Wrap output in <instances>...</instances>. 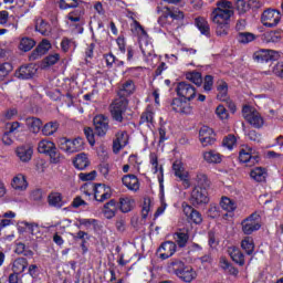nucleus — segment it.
Returning a JSON list of instances; mask_svg holds the SVG:
<instances>
[{"label": "nucleus", "instance_id": "f257e3e1", "mask_svg": "<svg viewBox=\"0 0 283 283\" xmlns=\"http://www.w3.org/2000/svg\"><path fill=\"white\" fill-rule=\"evenodd\" d=\"M233 3L228 0L217 2V8L211 12L212 23L216 25L217 36H227L231 28V17H233Z\"/></svg>", "mask_w": 283, "mask_h": 283}, {"label": "nucleus", "instance_id": "f03ea898", "mask_svg": "<svg viewBox=\"0 0 283 283\" xmlns=\"http://www.w3.org/2000/svg\"><path fill=\"white\" fill-rule=\"evenodd\" d=\"M169 269L179 280H181V282L191 283L192 280L198 277V273L193 268L191 265H187L180 259H172L169 264Z\"/></svg>", "mask_w": 283, "mask_h": 283}, {"label": "nucleus", "instance_id": "7ed1b4c3", "mask_svg": "<svg viewBox=\"0 0 283 283\" xmlns=\"http://www.w3.org/2000/svg\"><path fill=\"white\" fill-rule=\"evenodd\" d=\"M82 191L85 196H92L94 192V200L96 202H105L112 198V188L104 184L87 182L82 186Z\"/></svg>", "mask_w": 283, "mask_h": 283}, {"label": "nucleus", "instance_id": "20e7f679", "mask_svg": "<svg viewBox=\"0 0 283 283\" xmlns=\"http://www.w3.org/2000/svg\"><path fill=\"white\" fill-rule=\"evenodd\" d=\"M129 106V99L126 97H118L109 105V113L112 119L115 123H123L125 120V112H127V107Z\"/></svg>", "mask_w": 283, "mask_h": 283}, {"label": "nucleus", "instance_id": "39448f33", "mask_svg": "<svg viewBox=\"0 0 283 283\" xmlns=\"http://www.w3.org/2000/svg\"><path fill=\"white\" fill-rule=\"evenodd\" d=\"M38 151L39 154H45V156L50 157V163L53 165H59V163H61V153L53 142L42 139L38 144Z\"/></svg>", "mask_w": 283, "mask_h": 283}, {"label": "nucleus", "instance_id": "423d86ee", "mask_svg": "<svg viewBox=\"0 0 283 283\" xmlns=\"http://www.w3.org/2000/svg\"><path fill=\"white\" fill-rule=\"evenodd\" d=\"M209 190L207 187L195 186L190 192L189 202L192 207L209 205Z\"/></svg>", "mask_w": 283, "mask_h": 283}, {"label": "nucleus", "instance_id": "0eeeda50", "mask_svg": "<svg viewBox=\"0 0 283 283\" xmlns=\"http://www.w3.org/2000/svg\"><path fill=\"white\" fill-rule=\"evenodd\" d=\"M258 220H260V214H258V212H253L242 220L241 227L244 235H251L254 231H260V229H262V224H260Z\"/></svg>", "mask_w": 283, "mask_h": 283}, {"label": "nucleus", "instance_id": "6e6552de", "mask_svg": "<svg viewBox=\"0 0 283 283\" xmlns=\"http://www.w3.org/2000/svg\"><path fill=\"white\" fill-rule=\"evenodd\" d=\"M93 125L95 129V135L98 136V138H105L107 136V132L112 129V127L109 126V117L103 114L96 115L93 118Z\"/></svg>", "mask_w": 283, "mask_h": 283}, {"label": "nucleus", "instance_id": "1a4fd4ad", "mask_svg": "<svg viewBox=\"0 0 283 283\" xmlns=\"http://www.w3.org/2000/svg\"><path fill=\"white\" fill-rule=\"evenodd\" d=\"M253 60L256 63H273V61L280 60V52L269 49H261L254 52Z\"/></svg>", "mask_w": 283, "mask_h": 283}, {"label": "nucleus", "instance_id": "9d476101", "mask_svg": "<svg viewBox=\"0 0 283 283\" xmlns=\"http://www.w3.org/2000/svg\"><path fill=\"white\" fill-rule=\"evenodd\" d=\"M282 15H280V11L275 9H268L263 11L261 15V22L264 28H276L280 23Z\"/></svg>", "mask_w": 283, "mask_h": 283}, {"label": "nucleus", "instance_id": "9b49d317", "mask_svg": "<svg viewBox=\"0 0 283 283\" xmlns=\"http://www.w3.org/2000/svg\"><path fill=\"white\" fill-rule=\"evenodd\" d=\"M177 96L185 98V101H193L196 98V87L187 82H179L175 88Z\"/></svg>", "mask_w": 283, "mask_h": 283}, {"label": "nucleus", "instance_id": "f8f14e48", "mask_svg": "<svg viewBox=\"0 0 283 283\" xmlns=\"http://www.w3.org/2000/svg\"><path fill=\"white\" fill-rule=\"evenodd\" d=\"M74 227H76V229H81L82 227H84V229L86 230H90L93 227V231L95 233H98V231H103V223H101V221L97 219L77 218Z\"/></svg>", "mask_w": 283, "mask_h": 283}, {"label": "nucleus", "instance_id": "ddd939ff", "mask_svg": "<svg viewBox=\"0 0 283 283\" xmlns=\"http://www.w3.org/2000/svg\"><path fill=\"white\" fill-rule=\"evenodd\" d=\"M239 160L248 167H253V165L260 163V157L259 155H253V148H242L239 151Z\"/></svg>", "mask_w": 283, "mask_h": 283}, {"label": "nucleus", "instance_id": "4468645a", "mask_svg": "<svg viewBox=\"0 0 283 283\" xmlns=\"http://www.w3.org/2000/svg\"><path fill=\"white\" fill-rule=\"evenodd\" d=\"M199 140L202 147H209L216 143V132L209 126H202L199 129Z\"/></svg>", "mask_w": 283, "mask_h": 283}, {"label": "nucleus", "instance_id": "2eb2a0df", "mask_svg": "<svg viewBox=\"0 0 283 283\" xmlns=\"http://www.w3.org/2000/svg\"><path fill=\"white\" fill-rule=\"evenodd\" d=\"M189 103V101L182 99V97H175L170 103V107L177 114H191L192 108Z\"/></svg>", "mask_w": 283, "mask_h": 283}, {"label": "nucleus", "instance_id": "dca6fc26", "mask_svg": "<svg viewBox=\"0 0 283 283\" xmlns=\"http://www.w3.org/2000/svg\"><path fill=\"white\" fill-rule=\"evenodd\" d=\"M52 49V43L49 40H42L39 45L29 55V61H39L41 56L48 54Z\"/></svg>", "mask_w": 283, "mask_h": 283}, {"label": "nucleus", "instance_id": "f3484780", "mask_svg": "<svg viewBox=\"0 0 283 283\" xmlns=\"http://www.w3.org/2000/svg\"><path fill=\"white\" fill-rule=\"evenodd\" d=\"M177 249L178 248L176 245V242L165 241L160 244L157 251L159 253L160 260H169V258H171V255L176 253Z\"/></svg>", "mask_w": 283, "mask_h": 283}, {"label": "nucleus", "instance_id": "a211bd4d", "mask_svg": "<svg viewBox=\"0 0 283 283\" xmlns=\"http://www.w3.org/2000/svg\"><path fill=\"white\" fill-rule=\"evenodd\" d=\"M34 74H36V67L34 64L22 65L15 72V76L22 81H30V78H34Z\"/></svg>", "mask_w": 283, "mask_h": 283}, {"label": "nucleus", "instance_id": "6ab92c4d", "mask_svg": "<svg viewBox=\"0 0 283 283\" xmlns=\"http://www.w3.org/2000/svg\"><path fill=\"white\" fill-rule=\"evenodd\" d=\"M184 213L193 222V224H202V213L196 210L192 206L182 203Z\"/></svg>", "mask_w": 283, "mask_h": 283}, {"label": "nucleus", "instance_id": "aec40b11", "mask_svg": "<svg viewBox=\"0 0 283 283\" xmlns=\"http://www.w3.org/2000/svg\"><path fill=\"white\" fill-rule=\"evenodd\" d=\"M219 266L223 270V273H228V275H232L233 277H238V275H240V270L227 260V256H221L219 259Z\"/></svg>", "mask_w": 283, "mask_h": 283}, {"label": "nucleus", "instance_id": "412c9836", "mask_svg": "<svg viewBox=\"0 0 283 283\" xmlns=\"http://www.w3.org/2000/svg\"><path fill=\"white\" fill-rule=\"evenodd\" d=\"M174 240L176 247L179 249H185L187 244H189V230L187 229H180L177 232L174 233Z\"/></svg>", "mask_w": 283, "mask_h": 283}, {"label": "nucleus", "instance_id": "4be33fe9", "mask_svg": "<svg viewBox=\"0 0 283 283\" xmlns=\"http://www.w3.org/2000/svg\"><path fill=\"white\" fill-rule=\"evenodd\" d=\"M28 185H29L28 179L25 178V175H23V174H18L11 180V187L15 191H25V189H28Z\"/></svg>", "mask_w": 283, "mask_h": 283}, {"label": "nucleus", "instance_id": "5701e85b", "mask_svg": "<svg viewBox=\"0 0 283 283\" xmlns=\"http://www.w3.org/2000/svg\"><path fill=\"white\" fill-rule=\"evenodd\" d=\"M15 154L21 163H30V160H32V154H34V150L30 146H19L15 149Z\"/></svg>", "mask_w": 283, "mask_h": 283}, {"label": "nucleus", "instance_id": "b1692460", "mask_svg": "<svg viewBox=\"0 0 283 283\" xmlns=\"http://www.w3.org/2000/svg\"><path fill=\"white\" fill-rule=\"evenodd\" d=\"M217 99L221 101L223 103H228L230 101L229 98V84L224 81L221 80L219 84L217 85Z\"/></svg>", "mask_w": 283, "mask_h": 283}, {"label": "nucleus", "instance_id": "393cba45", "mask_svg": "<svg viewBox=\"0 0 283 283\" xmlns=\"http://www.w3.org/2000/svg\"><path fill=\"white\" fill-rule=\"evenodd\" d=\"M25 125L31 134H39L43 127V122L39 117L31 116L25 118Z\"/></svg>", "mask_w": 283, "mask_h": 283}, {"label": "nucleus", "instance_id": "a878e982", "mask_svg": "<svg viewBox=\"0 0 283 283\" xmlns=\"http://www.w3.org/2000/svg\"><path fill=\"white\" fill-rule=\"evenodd\" d=\"M118 213V201L111 199L104 205V216L107 220H112Z\"/></svg>", "mask_w": 283, "mask_h": 283}, {"label": "nucleus", "instance_id": "bb28decb", "mask_svg": "<svg viewBox=\"0 0 283 283\" xmlns=\"http://www.w3.org/2000/svg\"><path fill=\"white\" fill-rule=\"evenodd\" d=\"M195 25L203 36H211V27L207 19L198 17L195 19Z\"/></svg>", "mask_w": 283, "mask_h": 283}, {"label": "nucleus", "instance_id": "cd10ccee", "mask_svg": "<svg viewBox=\"0 0 283 283\" xmlns=\"http://www.w3.org/2000/svg\"><path fill=\"white\" fill-rule=\"evenodd\" d=\"M228 253L232 260V262H234V264H238V266H244V264L247 263L245 259H244V253H242V251H240V249L233 247L230 248L228 250Z\"/></svg>", "mask_w": 283, "mask_h": 283}, {"label": "nucleus", "instance_id": "c85d7f7f", "mask_svg": "<svg viewBox=\"0 0 283 283\" xmlns=\"http://www.w3.org/2000/svg\"><path fill=\"white\" fill-rule=\"evenodd\" d=\"M136 91V84H134L133 80L126 81L124 84H122V87L118 91L119 98H127V96H132L134 92Z\"/></svg>", "mask_w": 283, "mask_h": 283}, {"label": "nucleus", "instance_id": "c756f323", "mask_svg": "<svg viewBox=\"0 0 283 283\" xmlns=\"http://www.w3.org/2000/svg\"><path fill=\"white\" fill-rule=\"evenodd\" d=\"M73 166L80 171H83V169H87V167H90V158H87V154H77L76 157L73 159Z\"/></svg>", "mask_w": 283, "mask_h": 283}, {"label": "nucleus", "instance_id": "7c9ffc66", "mask_svg": "<svg viewBox=\"0 0 283 283\" xmlns=\"http://www.w3.org/2000/svg\"><path fill=\"white\" fill-rule=\"evenodd\" d=\"M122 182L124 187H127L130 191H138L139 185H138V177L136 175H125L122 178Z\"/></svg>", "mask_w": 283, "mask_h": 283}, {"label": "nucleus", "instance_id": "2f4dec72", "mask_svg": "<svg viewBox=\"0 0 283 283\" xmlns=\"http://www.w3.org/2000/svg\"><path fill=\"white\" fill-rule=\"evenodd\" d=\"M135 200L129 197H120L118 201V211L129 213L134 209Z\"/></svg>", "mask_w": 283, "mask_h": 283}, {"label": "nucleus", "instance_id": "473e14b6", "mask_svg": "<svg viewBox=\"0 0 283 283\" xmlns=\"http://www.w3.org/2000/svg\"><path fill=\"white\" fill-rule=\"evenodd\" d=\"M202 156L203 160L209 165H220V163H222V155L216 150L205 151Z\"/></svg>", "mask_w": 283, "mask_h": 283}, {"label": "nucleus", "instance_id": "72a5a7b5", "mask_svg": "<svg viewBox=\"0 0 283 283\" xmlns=\"http://www.w3.org/2000/svg\"><path fill=\"white\" fill-rule=\"evenodd\" d=\"M263 43H280L282 41V34L280 31H268L261 35Z\"/></svg>", "mask_w": 283, "mask_h": 283}, {"label": "nucleus", "instance_id": "f704fd0d", "mask_svg": "<svg viewBox=\"0 0 283 283\" xmlns=\"http://www.w3.org/2000/svg\"><path fill=\"white\" fill-rule=\"evenodd\" d=\"M266 176H269V174L266 172V168L263 167H255L250 171V178L255 180V182H264L266 180Z\"/></svg>", "mask_w": 283, "mask_h": 283}, {"label": "nucleus", "instance_id": "c9c22d12", "mask_svg": "<svg viewBox=\"0 0 283 283\" xmlns=\"http://www.w3.org/2000/svg\"><path fill=\"white\" fill-rule=\"evenodd\" d=\"M238 43H240L241 45H249V43H253V41H255V39H258V35H255L252 32H238L237 36H235Z\"/></svg>", "mask_w": 283, "mask_h": 283}, {"label": "nucleus", "instance_id": "e433bc0d", "mask_svg": "<svg viewBox=\"0 0 283 283\" xmlns=\"http://www.w3.org/2000/svg\"><path fill=\"white\" fill-rule=\"evenodd\" d=\"M59 61H61V54L59 53L49 54L42 60L41 67L42 70H48V67H52V65H56Z\"/></svg>", "mask_w": 283, "mask_h": 283}, {"label": "nucleus", "instance_id": "4c0bfd02", "mask_svg": "<svg viewBox=\"0 0 283 283\" xmlns=\"http://www.w3.org/2000/svg\"><path fill=\"white\" fill-rule=\"evenodd\" d=\"M241 249L245 251L247 255H253V251H255V243L253 242L252 237H245L241 241Z\"/></svg>", "mask_w": 283, "mask_h": 283}, {"label": "nucleus", "instance_id": "58836bf2", "mask_svg": "<svg viewBox=\"0 0 283 283\" xmlns=\"http://www.w3.org/2000/svg\"><path fill=\"white\" fill-rule=\"evenodd\" d=\"M220 207H221V209H223V211H228V213H231L235 209H238V205H235V201H233L229 197H222L221 198Z\"/></svg>", "mask_w": 283, "mask_h": 283}, {"label": "nucleus", "instance_id": "ea45409f", "mask_svg": "<svg viewBox=\"0 0 283 283\" xmlns=\"http://www.w3.org/2000/svg\"><path fill=\"white\" fill-rule=\"evenodd\" d=\"M34 45H36L34 39L24 36L20 40L19 50H21V52H30Z\"/></svg>", "mask_w": 283, "mask_h": 283}, {"label": "nucleus", "instance_id": "a19ab883", "mask_svg": "<svg viewBox=\"0 0 283 283\" xmlns=\"http://www.w3.org/2000/svg\"><path fill=\"white\" fill-rule=\"evenodd\" d=\"M48 200L50 207H56L57 209H61V207H63V195H61V192H53L49 195Z\"/></svg>", "mask_w": 283, "mask_h": 283}, {"label": "nucleus", "instance_id": "79ce46f5", "mask_svg": "<svg viewBox=\"0 0 283 283\" xmlns=\"http://www.w3.org/2000/svg\"><path fill=\"white\" fill-rule=\"evenodd\" d=\"M186 78L187 81H190V83H193L195 85H197V87L202 86V73L198 71L186 73Z\"/></svg>", "mask_w": 283, "mask_h": 283}, {"label": "nucleus", "instance_id": "37998d69", "mask_svg": "<svg viewBox=\"0 0 283 283\" xmlns=\"http://www.w3.org/2000/svg\"><path fill=\"white\" fill-rule=\"evenodd\" d=\"M125 136H127L126 132H122L117 134L116 139L113 142V149L115 153H118L119 149H123L127 145V140H125Z\"/></svg>", "mask_w": 283, "mask_h": 283}, {"label": "nucleus", "instance_id": "c03bdc74", "mask_svg": "<svg viewBox=\"0 0 283 283\" xmlns=\"http://www.w3.org/2000/svg\"><path fill=\"white\" fill-rule=\"evenodd\" d=\"M28 269V259L25 258H18L14 260L12 265V271L15 273H23Z\"/></svg>", "mask_w": 283, "mask_h": 283}, {"label": "nucleus", "instance_id": "a18cd8bd", "mask_svg": "<svg viewBox=\"0 0 283 283\" xmlns=\"http://www.w3.org/2000/svg\"><path fill=\"white\" fill-rule=\"evenodd\" d=\"M85 149V139L82 137H76L71 139V154H76L77 151H83Z\"/></svg>", "mask_w": 283, "mask_h": 283}, {"label": "nucleus", "instance_id": "49530a36", "mask_svg": "<svg viewBox=\"0 0 283 283\" xmlns=\"http://www.w3.org/2000/svg\"><path fill=\"white\" fill-rule=\"evenodd\" d=\"M247 123L252 125V127H255V129H260L264 125V118H262V115L256 111L250 118H248Z\"/></svg>", "mask_w": 283, "mask_h": 283}, {"label": "nucleus", "instance_id": "de8ad7c7", "mask_svg": "<svg viewBox=\"0 0 283 283\" xmlns=\"http://www.w3.org/2000/svg\"><path fill=\"white\" fill-rule=\"evenodd\" d=\"M235 10L240 17L251 10V4L247 0H235Z\"/></svg>", "mask_w": 283, "mask_h": 283}, {"label": "nucleus", "instance_id": "09e8293b", "mask_svg": "<svg viewBox=\"0 0 283 283\" xmlns=\"http://www.w3.org/2000/svg\"><path fill=\"white\" fill-rule=\"evenodd\" d=\"M57 130H59V123L57 122L46 123L42 127L43 136H52L53 134H56Z\"/></svg>", "mask_w": 283, "mask_h": 283}, {"label": "nucleus", "instance_id": "8fccbe9b", "mask_svg": "<svg viewBox=\"0 0 283 283\" xmlns=\"http://www.w3.org/2000/svg\"><path fill=\"white\" fill-rule=\"evenodd\" d=\"M57 147L62 151H65V154H72V139H70L67 137H61L57 140Z\"/></svg>", "mask_w": 283, "mask_h": 283}, {"label": "nucleus", "instance_id": "3c124183", "mask_svg": "<svg viewBox=\"0 0 283 283\" xmlns=\"http://www.w3.org/2000/svg\"><path fill=\"white\" fill-rule=\"evenodd\" d=\"M78 3H83L80 0H60L59 8L60 10H73L78 7Z\"/></svg>", "mask_w": 283, "mask_h": 283}, {"label": "nucleus", "instance_id": "603ef678", "mask_svg": "<svg viewBox=\"0 0 283 283\" xmlns=\"http://www.w3.org/2000/svg\"><path fill=\"white\" fill-rule=\"evenodd\" d=\"M172 170L175 171V176L182 180L184 182H189V179H187V175L182 174L185 171V168L182 167V163L175 161L172 164Z\"/></svg>", "mask_w": 283, "mask_h": 283}, {"label": "nucleus", "instance_id": "864d4df0", "mask_svg": "<svg viewBox=\"0 0 283 283\" xmlns=\"http://www.w3.org/2000/svg\"><path fill=\"white\" fill-rule=\"evenodd\" d=\"M35 32L42 34V36H48L50 34V23L45 22V20H40L35 24Z\"/></svg>", "mask_w": 283, "mask_h": 283}, {"label": "nucleus", "instance_id": "5fc2aeb1", "mask_svg": "<svg viewBox=\"0 0 283 283\" xmlns=\"http://www.w3.org/2000/svg\"><path fill=\"white\" fill-rule=\"evenodd\" d=\"M237 143H238V138H235V135L233 134H229L222 140V145L230 151L233 149V147H235Z\"/></svg>", "mask_w": 283, "mask_h": 283}, {"label": "nucleus", "instance_id": "6e6d98bb", "mask_svg": "<svg viewBox=\"0 0 283 283\" xmlns=\"http://www.w3.org/2000/svg\"><path fill=\"white\" fill-rule=\"evenodd\" d=\"M84 136H86V139L88 142V145H91V147H94V145H96V130H94V128L92 127H85L84 128Z\"/></svg>", "mask_w": 283, "mask_h": 283}, {"label": "nucleus", "instance_id": "4d7b16f0", "mask_svg": "<svg viewBox=\"0 0 283 283\" xmlns=\"http://www.w3.org/2000/svg\"><path fill=\"white\" fill-rule=\"evenodd\" d=\"M13 70L12 63L4 62L0 64V78H6Z\"/></svg>", "mask_w": 283, "mask_h": 283}, {"label": "nucleus", "instance_id": "13d9d810", "mask_svg": "<svg viewBox=\"0 0 283 283\" xmlns=\"http://www.w3.org/2000/svg\"><path fill=\"white\" fill-rule=\"evenodd\" d=\"M97 172L96 170H93L91 172H80L78 178L82 180V182H90L92 180H96Z\"/></svg>", "mask_w": 283, "mask_h": 283}, {"label": "nucleus", "instance_id": "bf43d9fd", "mask_svg": "<svg viewBox=\"0 0 283 283\" xmlns=\"http://www.w3.org/2000/svg\"><path fill=\"white\" fill-rule=\"evenodd\" d=\"M149 158H150V165L153 166V169H154V174H158V171L160 174H164L165 170L163 166L158 167V156H156V154H150Z\"/></svg>", "mask_w": 283, "mask_h": 283}, {"label": "nucleus", "instance_id": "052dcab7", "mask_svg": "<svg viewBox=\"0 0 283 283\" xmlns=\"http://www.w3.org/2000/svg\"><path fill=\"white\" fill-rule=\"evenodd\" d=\"M196 181L197 187H209V178L202 172L197 174Z\"/></svg>", "mask_w": 283, "mask_h": 283}, {"label": "nucleus", "instance_id": "680f3d73", "mask_svg": "<svg viewBox=\"0 0 283 283\" xmlns=\"http://www.w3.org/2000/svg\"><path fill=\"white\" fill-rule=\"evenodd\" d=\"M213 90V75H206L203 78V91L209 94Z\"/></svg>", "mask_w": 283, "mask_h": 283}, {"label": "nucleus", "instance_id": "e2e57ef3", "mask_svg": "<svg viewBox=\"0 0 283 283\" xmlns=\"http://www.w3.org/2000/svg\"><path fill=\"white\" fill-rule=\"evenodd\" d=\"M153 120H154V112L146 111L140 116L139 125H145V123H153Z\"/></svg>", "mask_w": 283, "mask_h": 283}, {"label": "nucleus", "instance_id": "0e129e2a", "mask_svg": "<svg viewBox=\"0 0 283 283\" xmlns=\"http://www.w3.org/2000/svg\"><path fill=\"white\" fill-rule=\"evenodd\" d=\"M216 114L217 116L221 119V120H227V118H229V112L227 111V108L224 107V105L220 104L217 108H216Z\"/></svg>", "mask_w": 283, "mask_h": 283}, {"label": "nucleus", "instance_id": "69168bd1", "mask_svg": "<svg viewBox=\"0 0 283 283\" xmlns=\"http://www.w3.org/2000/svg\"><path fill=\"white\" fill-rule=\"evenodd\" d=\"M116 44L122 54H125V52H127V42L125 41V36L119 35L116 39Z\"/></svg>", "mask_w": 283, "mask_h": 283}, {"label": "nucleus", "instance_id": "338daca9", "mask_svg": "<svg viewBox=\"0 0 283 283\" xmlns=\"http://www.w3.org/2000/svg\"><path fill=\"white\" fill-rule=\"evenodd\" d=\"M258 111H255V108H253L250 105H244L242 107V116L244 118V120H248V118H251V116Z\"/></svg>", "mask_w": 283, "mask_h": 283}, {"label": "nucleus", "instance_id": "774afa93", "mask_svg": "<svg viewBox=\"0 0 283 283\" xmlns=\"http://www.w3.org/2000/svg\"><path fill=\"white\" fill-rule=\"evenodd\" d=\"M23 280L21 279V273L19 272H12L8 276V283H22Z\"/></svg>", "mask_w": 283, "mask_h": 283}]
</instances>
